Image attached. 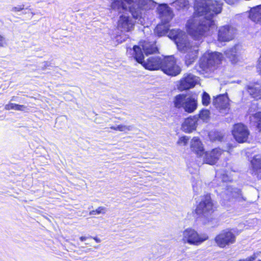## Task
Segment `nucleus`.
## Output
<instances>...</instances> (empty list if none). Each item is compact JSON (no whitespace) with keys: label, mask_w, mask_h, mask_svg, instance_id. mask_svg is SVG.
Wrapping results in <instances>:
<instances>
[{"label":"nucleus","mask_w":261,"mask_h":261,"mask_svg":"<svg viewBox=\"0 0 261 261\" xmlns=\"http://www.w3.org/2000/svg\"><path fill=\"white\" fill-rule=\"evenodd\" d=\"M194 8L195 15L187 21L186 28L195 41H200L215 29L213 17L221 12L222 3L216 0H196Z\"/></svg>","instance_id":"f257e3e1"},{"label":"nucleus","mask_w":261,"mask_h":261,"mask_svg":"<svg viewBox=\"0 0 261 261\" xmlns=\"http://www.w3.org/2000/svg\"><path fill=\"white\" fill-rule=\"evenodd\" d=\"M168 37L174 40L177 49L186 53L185 63L187 66L191 65L196 60L198 55V43L190 41L186 33L179 29H173L169 31Z\"/></svg>","instance_id":"f03ea898"},{"label":"nucleus","mask_w":261,"mask_h":261,"mask_svg":"<svg viewBox=\"0 0 261 261\" xmlns=\"http://www.w3.org/2000/svg\"><path fill=\"white\" fill-rule=\"evenodd\" d=\"M216 177L218 180L222 182V187H225L224 191L220 193L222 198V204L224 205H228V202L237 201L239 202L245 201L246 198L243 196L241 190L238 188H232L230 186L225 184L228 181L230 180L226 171L224 170H218L216 172Z\"/></svg>","instance_id":"7ed1b4c3"},{"label":"nucleus","mask_w":261,"mask_h":261,"mask_svg":"<svg viewBox=\"0 0 261 261\" xmlns=\"http://www.w3.org/2000/svg\"><path fill=\"white\" fill-rule=\"evenodd\" d=\"M223 58V55L220 53H205L199 61V68L197 70L201 74L211 73L221 63Z\"/></svg>","instance_id":"20e7f679"},{"label":"nucleus","mask_w":261,"mask_h":261,"mask_svg":"<svg viewBox=\"0 0 261 261\" xmlns=\"http://www.w3.org/2000/svg\"><path fill=\"white\" fill-rule=\"evenodd\" d=\"M132 51L136 61L141 64L145 69L149 70H156L162 69L164 58L159 56H152L145 60L141 48L137 45L134 46Z\"/></svg>","instance_id":"39448f33"},{"label":"nucleus","mask_w":261,"mask_h":261,"mask_svg":"<svg viewBox=\"0 0 261 261\" xmlns=\"http://www.w3.org/2000/svg\"><path fill=\"white\" fill-rule=\"evenodd\" d=\"M157 11L161 23L154 29V33L159 37L165 35L169 30L168 23L172 19L173 14L171 8L165 4L159 5Z\"/></svg>","instance_id":"423d86ee"},{"label":"nucleus","mask_w":261,"mask_h":261,"mask_svg":"<svg viewBox=\"0 0 261 261\" xmlns=\"http://www.w3.org/2000/svg\"><path fill=\"white\" fill-rule=\"evenodd\" d=\"M174 105L176 108H183L189 113L193 112L197 107L196 99L192 96H188L185 94L176 95L174 100Z\"/></svg>","instance_id":"0eeeda50"},{"label":"nucleus","mask_w":261,"mask_h":261,"mask_svg":"<svg viewBox=\"0 0 261 261\" xmlns=\"http://www.w3.org/2000/svg\"><path fill=\"white\" fill-rule=\"evenodd\" d=\"M208 239V237L206 233L199 234L192 228H187L182 232V241L184 243L198 246Z\"/></svg>","instance_id":"6e6552de"},{"label":"nucleus","mask_w":261,"mask_h":261,"mask_svg":"<svg viewBox=\"0 0 261 261\" xmlns=\"http://www.w3.org/2000/svg\"><path fill=\"white\" fill-rule=\"evenodd\" d=\"M214 211L213 203L210 194L201 197L200 201L197 205L195 212L197 215L207 217Z\"/></svg>","instance_id":"1a4fd4ad"},{"label":"nucleus","mask_w":261,"mask_h":261,"mask_svg":"<svg viewBox=\"0 0 261 261\" xmlns=\"http://www.w3.org/2000/svg\"><path fill=\"white\" fill-rule=\"evenodd\" d=\"M161 69L165 73L172 76L178 75L181 70L173 56L164 58Z\"/></svg>","instance_id":"9d476101"},{"label":"nucleus","mask_w":261,"mask_h":261,"mask_svg":"<svg viewBox=\"0 0 261 261\" xmlns=\"http://www.w3.org/2000/svg\"><path fill=\"white\" fill-rule=\"evenodd\" d=\"M236 237L230 229L221 231L215 238L217 245L220 248H224L235 243Z\"/></svg>","instance_id":"9b49d317"},{"label":"nucleus","mask_w":261,"mask_h":261,"mask_svg":"<svg viewBox=\"0 0 261 261\" xmlns=\"http://www.w3.org/2000/svg\"><path fill=\"white\" fill-rule=\"evenodd\" d=\"M237 34V29L230 25H225L219 28L218 40L220 42H228L234 39Z\"/></svg>","instance_id":"f8f14e48"},{"label":"nucleus","mask_w":261,"mask_h":261,"mask_svg":"<svg viewBox=\"0 0 261 261\" xmlns=\"http://www.w3.org/2000/svg\"><path fill=\"white\" fill-rule=\"evenodd\" d=\"M232 134L237 142L243 143L247 141L249 132L245 125L242 123H238L234 125Z\"/></svg>","instance_id":"ddd939ff"},{"label":"nucleus","mask_w":261,"mask_h":261,"mask_svg":"<svg viewBox=\"0 0 261 261\" xmlns=\"http://www.w3.org/2000/svg\"><path fill=\"white\" fill-rule=\"evenodd\" d=\"M222 153V150L220 148H216L210 151L204 150L201 157L203 163L212 165L216 163Z\"/></svg>","instance_id":"4468645a"},{"label":"nucleus","mask_w":261,"mask_h":261,"mask_svg":"<svg viewBox=\"0 0 261 261\" xmlns=\"http://www.w3.org/2000/svg\"><path fill=\"white\" fill-rule=\"evenodd\" d=\"M213 104L221 113H228L229 110L228 98L225 94L219 95L214 97Z\"/></svg>","instance_id":"2eb2a0df"},{"label":"nucleus","mask_w":261,"mask_h":261,"mask_svg":"<svg viewBox=\"0 0 261 261\" xmlns=\"http://www.w3.org/2000/svg\"><path fill=\"white\" fill-rule=\"evenodd\" d=\"M198 82V77L192 74L187 73L180 80L179 88L181 90L189 89L194 87Z\"/></svg>","instance_id":"dca6fc26"},{"label":"nucleus","mask_w":261,"mask_h":261,"mask_svg":"<svg viewBox=\"0 0 261 261\" xmlns=\"http://www.w3.org/2000/svg\"><path fill=\"white\" fill-rule=\"evenodd\" d=\"M135 22L129 16L122 15L118 20V27L121 31L130 32L134 27Z\"/></svg>","instance_id":"f3484780"},{"label":"nucleus","mask_w":261,"mask_h":261,"mask_svg":"<svg viewBox=\"0 0 261 261\" xmlns=\"http://www.w3.org/2000/svg\"><path fill=\"white\" fill-rule=\"evenodd\" d=\"M242 46L240 44H237L233 47L229 48L225 51V54L231 62L234 64L238 61V58L241 53Z\"/></svg>","instance_id":"a211bd4d"},{"label":"nucleus","mask_w":261,"mask_h":261,"mask_svg":"<svg viewBox=\"0 0 261 261\" xmlns=\"http://www.w3.org/2000/svg\"><path fill=\"white\" fill-rule=\"evenodd\" d=\"M252 174L258 179H261V155L257 154L251 161Z\"/></svg>","instance_id":"6ab92c4d"},{"label":"nucleus","mask_w":261,"mask_h":261,"mask_svg":"<svg viewBox=\"0 0 261 261\" xmlns=\"http://www.w3.org/2000/svg\"><path fill=\"white\" fill-rule=\"evenodd\" d=\"M246 90L251 97L258 100L261 99V84L258 83L247 85Z\"/></svg>","instance_id":"aec40b11"},{"label":"nucleus","mask_w":261,"mask_h":261,"mask_svg":"<svg viewBox=\"0 0 261 261\" xmlns=\"http://www.w3.org/2000/svg\"><path fill=\"white\" fill-rule=\"evenodd\" d=\"M197 118L190 117L185 120L182 124L181 129L186 133H191L195 130L197 126Z\"/></svg>","instance_id":"412c9836"},{"label":"nucleus","mask_w":261,"mask_h":261,"mask_svg":"<svg viewBox=\"0 0 261 261\" xmlns=\"http://www.w3.org/2000/svg\"><path fill=\"white\" fill-rule=\"evenodd\" d=\"M190 147L198 157L200 158L203 154L204 147L200 139L198 137H194L191 141Z\"/></svg>","instance_id":"4be33fe9"},{"label":"nucleus","mask_w":261,"mask_h":261,"mask_svg":"<svg viewBox=\"0 0 261 261\" xmlns=\"http://www.w3.org/2000/svg\"><path fill=\"white\" fill-rule=\"evenodd\" d=\"M249 16L252 21L261 24V5L252 8L250 10Z\"/></svg>","instance_id":"5701e85b"},{"label":"nucleus","mask_w":261,"mask_h":261,"mask_svg":"<svg viewBox=\"0 0 261 261\" xmlns=\"http://www.w3.org/2000/svg\"><path fill=\"white\" fill-rule=\"evenodd\" d=\"M127 5L122 0H113L111 5V9L118 13L127 10Z\"/></svg>","instance_id":"b1692460"},{"label":"nucleus","mask_w":261,"mask_h":261,"mask_svg":"<svg viewBox=\"0 0 261 261\" xmlns=\"http://www.w3.org/2000/svg\"><path fill=\"white\" fill-rule=\"evenodd\" d=\"M142 49L145 54L147 56L158 51V48L154 42H150L146 41H144L142 44Z\"/></svg>","instance_id":"393cba45"},{"label":"nucleus","mask_w":261,"mask_h":261,"mask_svg":"<svg viewBox=\"0 0 261 261\" xmlns=\"http://www.w3.org/2000/svg\"><path fill=\"white\" fill-rule=\"evenodd\" d=\"M251 124L261 131V112L255 113L250 117Z\"/></svg>","instance_id":"a878e982"},{"label":"nucleus","mask_w":261,"mask_h":261,"mask_svg":"<svg viewBox=\"0 0 261 261\" xmlns=\"http://www.w3.org/2000/svg\"><path fill=\"white\" fill-rule=\"evenodd\" d=\"M133 125H126L124 124H119L117 126H112L110 128L116 131L119 132H128L133 129Z\"/></svg>","instance_id":"bb28decb"},{"label":"nucleus","mask_w":261,"mask_h":261,"mask_svg":"<svg viewBox=\"0 0 261 261\" xmlns=\"http://www.w3.org/2000/svg\"><path fill=\"white\" fill-rule=\"evenodd\" d=\"M202 181L200 180H193L192 186L193 191L197 194L202 192Z\"/></svg>","instance_id":"cd10ccee"},{"label":"nucleus","mask_w":261,"mask_h":261,"mask_svg":"<svg viewBox=\"0 0 261 261\" xmlns=\"http://www.w3.org/2000/svg\"><path fill=\"white\" fill-rule=\"evenodd\" d=\"M189 2L187 0H176L173 3V6L178 10L186 7Z\"/></svg>","instance_id":"c85d7f7f"},{"label":"nucleus","mask_w":261,"mask_h":261,"mask_svg":"<svg viewBox=\"0 0 261 261\" xmlns=\"http://www.w3.org/2000/svg\"><path fill=\"white\" fill-rule=\"evenodd\" d=\"M107 212V208L105 207L99 206L96 210H93L90 212L89 214L90 215H98V214H105Z\"/></svg>","instance_id":"c756f323"},{"label":"nucleus","mask_w":261,"mask_h":261,"mask_svg":"<svg viewBox=\"0 0 261 261\" xmlns=\"http://www.w3.org/2000/svg\"><path fill=\"white\" fill-rule=\"evenodd\" d=\"M210 96L208 93L204 92L202 95V102L204 106H207L210 103Z\"/></svg>","instance_id":"7c9ffc66"},{"label":"nucleus","mask_w":261,"mask_h":261,"mask_svg":"<svg viewBox=\"0 0 261 261\" xmlns=\"http://www.w3.org/2000/svg\"><path fill=\"white\" fill-rule=\"evenodd\" d=\"M209 115L210 111L208 110H202L200 112L199 117L203 120H205L209 117Z\"/></svg>","instance_id":"2f4dec72"},{"label":"nucleus","mask_w":261,"mask_h":261,"mask_svg":"<svg viewBox=\"0 0 261 261\" xmlns=\"http://www.w3.org/2000/svg\"><path fill=\"white\" fill-rule=\"evenodd\" d=\"M189 141V138L186 136L180 137L177 141L178 144L179 145L185 146L187 144Z\"/></svg>","instance_id":"473e14b6"},{"label":"nucleus","mask_w":261,"mask_h":261,"mask_svg":"<svg viewBox=\"0 0 261 261\" xmlns=\"http://www.w3.org/2000/svg\"><path fill=\"white\" fill-rule=\"evenodd\" d=\"M24 9V5H19L16 7H12L11 9L12 12H20Z\"/></svg>","instance_id":"72a5a7b5"},{"label":"nucleus","mask_w":261,"mask_h":261,"mask_svg":"<svg viewBox=\"0 0 261 261\" xmlns=\"http://www.w3.org/2000/svg\"><path fill=\"white\" fill-rule=\"evenodd\" d=\"M7 40L6 38L0 34V47H3L7 45Z\"/></svg>","instance_id":"f704fd0d"},{"label":"nucleus","mask_w":261,"mask_h":261,"mask_svg":"<svg viewBox=\"0 0 261 261\" xmlns=\"http://www.w3.org/2000/svg\"><path fill=\"white\" fill-rule=\"evenodd\" d=\"M27 110H28V109L25 106L16 104L15 110L25 111Z\"/></svg>","instance_id":"c9c22d12"},{"label":"nucleus","mask_w":261,"mask_h":261,"mask_svg":"<svg viewBox=\"0 0 261 261\" xmlns=\"http://www.w3.org/2000/svg\"><path fill=\"white\" fill-rule=\"evenodd\" d=\"M15 106H16L15 103L10 102L9 103L5 105V109L6 110H15Z\"/></svg>","instance_id":"e433bc0d"},{"label":"nucleus","mask_w":261,"mask_h":261,"mask_svg":"<svg viewBox=\"0 0 261 261\" xmlns=\"http://www.w3.org/2000/svg\"><path fill=\"white\" fill-rule=\"evenodd\" d=\"M256 258V255L255 253H254L252 255L245 258L240 259L239 261H253Z\"/></svg>","instance_id":"4c0bfd02"},{"label":"nucleus","mask_w":261,"mask_h":261,"mask_svg":"<svg viewBox=\"0 0 261 261\" xmlns=\"http://www.w3.org/2000/svg\"><path fill=\"white\" fill-rule=\"evenodd\" d=\"M210 137L211 140H218L219 141H221L222 140V137L218 133H217L216 134V138L215 139L212 138V134H210Z\"/></svg>","instance_id":"58836bf2"},{"label":"nucleus","mask_w":261,"mask_h":261,"mask_svg":"<svg viewBox=\"0 0 261 261\" xmlns=\"http://www.w3.org/2000/svg\"><path fill=\"white\" fill-rule=\"evenodd\" d=\"M257 69L258 73L261 75V56L258 59V63L257 66Z\"/></svg>","instance_id":"ea45409f"},{"label":"nucleus","mask_w":261,"mask_h":261,"mask_svg":"<svg viewBox=\"0 0 261 261\" xmlns=\"http://www.w3.org/2000/svg\"><path fill=\"white\" fill-rule=\"evenodd\" d=\"M227 4L232 5L235 3L237 0H224Z\"/></svg>","instance_id":"a19ab883"},{"label":"nucleus","mask_w":261,"mask_h":261,"mask_svg":"<svg viewBox=\"0 0 261 261\" xmlns=\"http://www.w3.org/2000/svg\"><path fill=\"white\" fill-rule=\"evenodd\" d=\"M11 101H18V98L17 97H16V96H13V97H12V98L11 99Z\"/></svg>","instance_id":"79ce46f5"},{"label":"nucleus","mask_w":261,"mask_h":261,"mask_svg":"<svg viewBox=\"0 0 261 261\" xmlns=\"http://www.w3.org/2000/svg\"><path fill=\"white\" fill-rule=\"evenodd\" d=\"M87 237H81L80 238V240L82 242L86 241L87 240Z\"/></svg>","instance_id":"37998d69"},{"label":"nucleus","mask_w":261,"mask_h":261,"mask_svg":"<svg viewBox=\"0 0 261 261\" xmlns=\"http://www.w3.org/2000/svg\"><path fill=\"white\" fill-rule=\"evenodd\" d=\"M93 239L97 242V243H99L100 242V240L99 239H98V238L97 237H94L93 238Z\"/></svg>","instance_id":"c03bdc74"},{"label":"nucleus","mask_w":261,"mask_h":261,"mask_svg":"<svg viewBox=\"0 0 261 261\" xmlns=\"http://www.w3.org/2000/svg\"><path fill=\"white\" fill-rule=\"evenodd\" d=\"M47 64H48L47 62H45L44 63V66H45V67L47 66Z\"/></svg>","instance_id":"a18cd8bd"},{"label":"nucleus","mask_w":261,"mask_h":261,"mask_svg":"<svg viewBox=\"0 0 261 261\" xmlns=\"http://www.w3.org/2000/svg\"><path fill=\"white\" fill-rule=\"evenodd\" d=\"M125 39L124 38V39H123V40H120V42H122L123 41H125Z\"/></svg>","instance_id":"49530a36"}]
</instances>
